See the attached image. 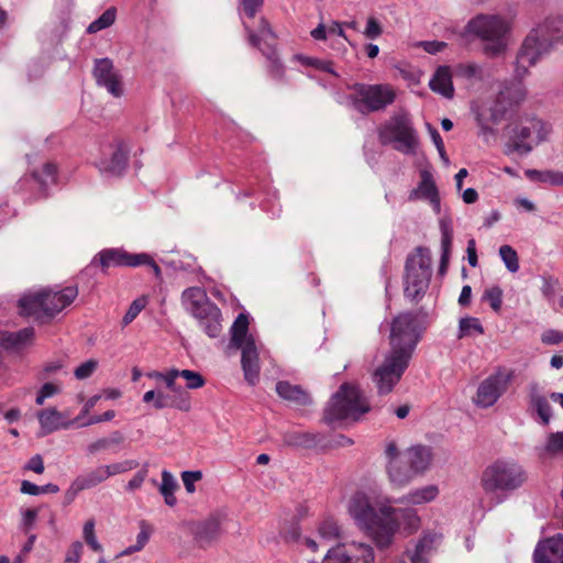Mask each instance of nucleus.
<instances>
[{
  "instance_id": "1",
  "label": "nucleus",
  "mask_w": 563,
  "mask_h": 563,
  "mask_svg": "<svg viewBox=\"0 0 563 563\" xmlns=\"http://www.w3.org/2000/svg\"><path fill=\"white\" fill-rule=\"evenodd\" d=\"M347 512L356 527L371 537L378 549L390 547L400 527L412 532L420 526V518L415 509L394 508L365 492H356L351 496Z\"/></svg>"
},
{
  "instance_id": "2",
  "label": "nucleus",
  "mask_w": 563,
  "mask_h": 563,
  "mask_svg": "<svg viewBox=\"0 0 563 563\" xmlns=\"http://www.w3.org/2000/svg\"><path fill=\"white\" fill-rule=\"evenodd\" d=\"M563 40V16L548 18L532 30L522 43L517 56L516 74L522 77L530 66L548 54L554 44Z\"/></svg>"
},
{
  "instance_id": "3",
  "label": "nucleus",
  "mask_w": 563,
  "mask_h": 563,
  "mask_svg": "<svg viewBox=\"0 0 563 563\" xmlns=\"http://www.w3.org/2000/svg\"><path fill=\"white\" fill-rule=\"evenodd\" d=\"M528 481L526 468L512 459H498L483 472L482 485L486 493L497 495V504L520 489Z\"/></svg>"
},
{
  "instance_id": "4",
  "label": "nucleus",
  "mask_w": 563,
  "mask_h": 563,
  "mask_svg": "<svg viewBox=\"0 0 563 563\" xmlns=\"http://www.w3.org/2000/svg\"><path fill=\"white\" fill-rule=\"evenodd\" d=\"M77 295L76 287H66L59 291L44 289L25 292L19 300L20 313L35 319L53 318L68 307Z\"/></svg>"
},
{
  "instance_id": "5",
  "label": "nucleus",
  "mask_w": 563,
  "mask_h": 563,
  "mask_svg": "<svg viewBox=\"0 0 563 563\" xmlns=\"http://www.w3.org/2000/svg\"><path fill=\"white\" fill-rule=\"evenodd\" d=\"M507 21L498 15H477L470 20L465 33L484 43V53L489 57L501 55L507 47Z\"/></svg>"
},
{
  "instance_id": "6",
  "label": "nucleus",
  "mask_w": 563,
  "mask_h": 563,
  "mask_svg": "<svg viewBox=\"0 0 563 563\" xmlns=\"http://www.w3.org/2000/svg\"><path fill=\"white\" fill-rule=\"evenodd\" d=\"M382 145L393 147L405 155H416L419 139L409 114L406 111L394 113L377 130Z\"/></svg>"
},
{
  "instance_id": "7",
  "label": "nucleus",
  "mask_w": 563,
  "mask_h": 563,
  "mask_svg": "<svg viewBox=\"0 0 563 563\" xmlns=\"http://www.w3.org/2000/svg\"><path fill=\"white\" fill-rule=\"evenodd\" d=\"M369 410L365 395L353 384L344 383L331 397L324 409V420L328 423L334 421H356Z\"/></svg>"
},
{
  "instance_id": "8",
  "label": "nucleus",
  "mask_w": 563,
  "mask_h": 563,
  "mask_svg": "<svg viewBox=\"0 0 563 563\" xmlns=\"http://www.w3.org/2000/svg\"><path fill=\"white\" fill-rule=\"evenodd\" d=\"M181 301L187 312L198 320L210 338H218L222 331L220 309L207 296L205 289L190 287L183 291Z\"/></svg>"
},
{
  "instance_id": "9",
  "label": "nucleus",
  "mask_w": 563,
  "mask_h": 563,
  "mask_svg": "<svg viewBox=\"0 0 563 563\" xmlns=\"http://www.w3.org/2000/svg\"><path fill=\"white\" fill-rule=\"evenodd\" d=\"M432 276L430 252L417 247L409 254L405 265V296L411 300L422 297L429 288Z\"/></svg>"
},
{
  "instance_id": "10",
  "label": "nucleus",
  "mask_w": 563,
  "mask_h": 563,
  "mask_svg": "<svg viewBox=\"0 0 563 563\" xmlns=\"http://www.w3.org/2000/svg\"><path fill=\"white\" fill-rule=\"evenodd\" d=\"M349 96L352 107L362 114L384 110L395 101L394 89L388 85L354 84Z\"/></svg>"
},
{
  "instance_id": "11",
  "label": "nucleus",
  "mask_w": 563,
  "mask_h": 563,
  "mask_svg": "<svg viewBox=\"0 0 563 563\" xmlns=\"http://www.w3.org/2000/svg\"><path fill=\"white\" fill-rule=\"evenodd\" d=\"M420 340L418 318L411 312L397 316L391 323L389 343L390 352H398L411 358L412 353Z\"/></svg>"
},
{
  "instance_id": "12",
  "label": "nucleus",
  "mask_w": 563,
  "mask_h": 563,
  "mask_svg": "<svg viewBox=\"0 0 563 563\" xmlns=\"http://www.w3.org/2000/svg\"><path fill=\"white\" fill-rule=\"evenodd\" d=\"M551 125L539 119H530L522 124L515 125L510 130L507 153L517 152L526 155L537 145L548 139Z\"/></svg>"
},
{
  "instance_id": "13",
  "label": "nucleus",
  "mask_w": 563,
  "mask_h": 563,
  "mask_svg": "<svg viewBox=\"0 0 563 563\" xmlns=\"http://www.w3.org/2000/svg\"><path fill=\"white\" fill-rule=\"evenodd\" d=\"M515 378V371L507 367H498L494 373L483 379L473 399L479 408H489L508 390Z\"/></svg>"
},
{
  "instance_id": "14",
  "label": "nucleus",
  "mask_w": 563,
  "mask_h": 563,
  "mask_svg": "<svg viewBox=\"0 0 563 563\" xmlns=\"http://www.w3.org/2000/svg\"><path fill=\"white\" fill-rule=\"evenodd\" d=\"M397 353L389 351L383 363L372 374L373 383L379 395L389 394L409 366L411 358L408 357V354L402 356Z\"/></svg>"
},
{
  "instance_id": "15",
  "label": "nucleus",
  "mask_w": 563,
  "mask_h": 563,
  "mask_svg": "<svg viewBox=\"0 0 563 563\" xmlns=\"http://www.w3.org/2000/svg\"><path fill=\"white\" fill-rule=\"evenodd\" d=\"M97 261L103 271L112 266L136 267L147 265L153 269L156 277L161 276L159 266L146 253L131 254L121 249H106L98 253L92 260L91 265H95Z\"/></svg>"
},
{
  "instance_id": "16",
  "label": "nucleus",
  "mask_w": 563,
  "mask_h": 563,
  "mask_svg": "<svg viewBox=\"0 0 563 563\" xmlns=\"http://www.w3.org/2000/svg\"><path fill=\"white\" fill-rule=\"evenodd\" d=\"M374 551L369 544L351 542L328 550L322 563H373Z\"/></svg>"
},
{
  "instance_id": "17",
  "label": "nucleus",
  "mask_w": 563,
  "mask_h": 563,
  "mask_svg": "<svg viewBox=\"0 0 563 563\" xmlns=\"http://www.w3.org/2000/svg\"><path fill=\"white\" fill-rule=\"evenodd\" d=\"M100 153L96 166L102 174L119 176L125 170L129 150L122 142L102 144Z\"/></svg>"
},
{
  "instance_id": "18",
  "label": "nucleus",
  "mask_w": 563,
  "mask_h": 563,
  "mask_svg": "<svg viewBox=\"0 0 563 563\" xmlns=\"http://www.w3.org/2000/svg\"><path fill=\"white\" fill-rule=\"evenodd\" d=\"M387 459V474L393 485L401 487L408 484L415 476V472L399 452L395 442L387 443L385 448Z\"/></svg>"
},
{
  "instance_id": "19",
  "label": "nucleus",
  "mask_w": 563,
  "mask_h": 563,
  "mask_svg": "<svg viewBox=\"0 0 563 563\" xmlns=\"http://www.w3.org/2000/svg\"><path fill=\"white\" fill-rule=\"evenodd\" d=\"M221 517L219 515H211L205 520L192 522L189 531L196 544L201 549H206L221 537Z\"/></svg>"
},
{
  "instance_id": "20",
  "label": "nucleus",
  "mask_w": 563,
  "mask_h": 563,
  "mask_svg": "<svg viewBox=\"0 0 563 563\" xmlns=\"http://www.w3.org/2000/svg\"><path fill=\"white\" fill-rule=\"evenodd\" d=\"M274 41V33L272 32V29L267 21H265L264 19L261 20L258 34H254L252 32L250 33V43L253 46H256L261 49V52L266 56V58L271 63L272 71L276 76H279L282 75V65L275 52Z\"/></svg>"
},
{
  "instance_id": "21",
  "label": "nucleus",
  "mask_w": 563,
  "mask_h": 563,
  "mask_svg": "<svg viewBox=\"0 0 563 563\" xmlns=\"http://www.w3.org/2000/svg\"><path fill=\"white\" fill-rule=\"evenodd\" d=\"M92 74L98 86L104 87L113 97L122 96L123 88L121 79L111 59L107 57L96 59Z\"/></svg>"
},
{
  "instance_id": "22",
  "label": "nucleus",
  "mask_w": 563,
  "mask_h": 563,
  "mask_svg": "<svg viewBox=\"0 0 563 563\" xmlns=\"http://www.w3.org/2000/svg\"><path fill=\"white\" fill-rule=\"evenodd\" d=\"M241 350V366L244 374V379L254 386L260 380V353L255 341L249 340L246 344L235 347Z\"/></svg>"
},
{
  "instance_id": "23",
  "label": "nucleus",
  "mask_w": 563,
  "mask_h": 563,
  "mask_svg": "<svg viewBox=\"0 0 563 563\" xmlns=\"http://www.w3.org/2000/svg\"><path fill=\"white\" fill-rule=\"evenodd\" d=\"M528 407L536 412L543 426H548L552 418L551 405L544 395L542 387L532 382L527 387Z\"/></svg>"
},
{
  "instance_id": "24",
  "label": "nucleus",
  "mask_w": 563,
  "mask_h": 563,
  "mask_svg": "<svg viewBox=\"0 0 563 563\" xmlns=\"http://www.w3.org/2000/svg\"><path fill=\"white\" fill-rule=\"evenodd\" d=\"M534 563H563V534L540 542L533 553Z\"/></svg>"
},
{
  "instance_id": "25",
  "label": "nucleus",
  "mask_w": 563,
  "mask_h": 563,
  "mask_svg": "<svg viewBox=\"0 0 563 563\" xmlns=\"http://www.w3.org/2000/svg\"><path fill=\"white\" fill-rule=\"evenodd\" d=\"M36 417L43 434H49L60 429H69L79 421V417L67 420L66 416L54 407L40 410Z\"/></svg>"
},
{
  "instance_id": "26",
  "label": "nucleus",
  "mask_w": 563,
  "mask_h": 563,
  "mask_svg": "<svg viewBox=\"0 0 563 563\" xmlns=\"http://www.w3.org/2000/svg\"><path fill=\"white\" fill-rule=\"evenodd\" d=\"M534 452L542 462L563 457V431L550 432L544 442L534 448Z\"/></svg>"
},
{
  "instance_id": "27",
  "label": "nucleus",
  "mask_w": 563,
  "mask_h": 563,
  "mask_svg": "<svg viewBox=\"0 0 563 563\" xmlns=\"http://www.w3.org/2000/svg\"><path fill=\"white\" fill-rule=\"evenodd\" d=\"M406 462L409 463L415 474L424 472L432 460V452L429 446L415 445L401 453Z\"/></svg>"
},
{
  "instance_id": "28",
  "label": "nucleus",
  "mask_w": 563,
  "mask_h": 563,
  "mask_svg": "<svg viewBox=\"0 0 563 563\" xmlns=\"http://www.w3.org/2000/svg\"><path fill=\"white\" fill-rule=\"evenodd\" d=\"M441 541V534L438 533H424L415 545L412 552L408 551L407 555L411 563H428L427 556L430 554L434 545ZM406 563V562H399Z\"/></svg>"
},
{
  "instance_id": "29",
  "label": "nucleus",
  "mask_w": 563,
  "mask_h": 563,
  "mask_svg": "<svg viewBox=\"0 0 563 563\" xmlns=\"http://www.w3.org/2000/svg\"><path fill=\"white\" fill-rule=\"evenodd\" d=\"M432 91L452 99L454 96V87L452 82V73L449 66H440L429 81Z\"/></svg>"
},
{
  "instance_id": "30",
  "label": "nucleus",
  "mask_w": 563,
  "mask_h": 563,
  "mask_svg": "<svg viewBox=\"0 0 563 563\" xmlns=\"http://www.w3.org/2000/svg\"><path fill=\"white\" fill-rule=\"evenodd\" d=\"M33 336V328H24L16 332H0V349L19 351L31 344Z\"/></svg>"
},
{
  "instance_id": "31",
  "label": "nucleus",
  "mask_w": 563,
  "mask_h": 563,
  "mask_svg": "<svg viewBox=\"0 0 563 563\" xmlns=\"http://www.w3.org/2000/svg\"><path fill=\"white\" fill-rule=\"evenodd\" d=\"M282 440L285 445L295 449H311L319 442L318 434L299 429L283 432Z\"/></svg>"
},
{
  "instance_id": "32",
  "label": "nucleus",
  "mask_w": 563,
  "mask_h": 563,
  "mask_svg": "<svg viewBox=\"0 0 563 563\" xmlns=\"http://www.w3.org/2000/svg\"><path fill=\"white\" fill-rule=\"evenodd\" d=\"M249 316L246 313H240L234 320L230 333L231 340L229 347L234 349L246 344L249 340L255 341L254 336L249 333Z\"/></svg>"
},
{
  "instance_id": "33",
  "label": "nucleus",
  "mask_w": 563,
  "mask_h": 563,
  "mask_svg": "<svg viewBox=\"0 0 563 563\" xmlns=\"http://www.w3.org/2000/svg\"><path fill=\"white\" fill-rule=\"evenodd\" d=\"M276 393L280 398L299 406H306L310 402L309 395L300 386L291 385L288 382H278L276 384Z\"/></svg>"
},
{
  "instance_id": "34",
  "label": "nucleus",
  "mask_w": 563,
  "mask_h": 563,
  "mask_svg": "<svg viewBox=\"0 0 563 563\" xmlns=\"http://www.w3.org/2000/svg\"><path fill=\"white\" fill-rule=\"evenodd\" d=\"M439 494V488L435 485H427L424 487L410 490L407 495L396 500L400 504L408 505H422L432 501Z\"/></svg>"
},
{
  "instance_id": "35",
  "label": "nucleus",
  "mask_w": 563,
  "mask_h": 563,
  "mask_svg": "<svg viewBox=\"0 0 563 563\" xmlns=\"http://www.w3.org/2000/svg\"><path fill=\"white\" fill-rule=\"evenodd\" d=\"M439 194L433 181L432 175L428 172L421 173V180L418 187L410 191L408 199L415 201L418 199L430 200Z\"/></svg>"
},
{
  "instance_id": "36",
  "label": "nucleus",
  "mask_w": 563,
  "mask_h": 563,
  "mask_svg": "<svg viewBox=\"0 0 563 563\" xmlns=\"http://www.w3.org/2000/svg\"><path fill=\"white\" fill-rule=\"evenodd\" d=\"M33 180L38 185L40 190L45 194L47 187L56 183L57 167L52 162H46L40 169L32 172Z\"/></svg>"
},
{
  "instance_id": "37",
  "label": "nucleus",
  "mask_w": 563,
  "mask_h": 563,
  "mask_svg": "<svg viewBox=\"0 0 563 563\" xmlns=\"http://www.w3.org/2000/svg\"><path fill=\"white\" fill-rule=\"evenodd\" d=\"M155 409H164L167 407H175L181 411H189L191 409L190 399L186 395H180L172 399L167 394L158 390L156 391L155 401L153 402Z\"/></svg>"
},
{
  "instance_id": "38",
  "label": "nucleus",
  "mask_w": 563,
  "mask_h": 563,
  "mask_svg": "<svg viewBox=\"0 0 563 563\" xmlns=\"http://www.w3.org/2000/svg\"><path fill=\"white\" fill-rule=\"evenodd\" d=\"M108 478L110 477L104 465H100L77 476L78 483L80 484L79 486L84 487L85 489L93 488L97 485L106 482Z\"/></svg>"
},
{
  "instance_id": "39",
  "label": "nucleus",
  "mask_w": 563,
  "mask_h": 563,
  "mask_svg": "<svg viewBox=\"0 0 563 563\" xmlns=\"http://www.w3.org/2000/svg\"><path fill=\"white\" fill-rule=\"evenodd\" d=\"M442 266L448 265L453 242V228L449 219L440 220Z\"/></svg>"
},
{
  "instance_id": "40",
  "label": "nucleus",
  "mask_w": 563,
  "mask_h": 563,
  "mask_svg": "<svg viewBox=\"0 0 563 563\" xmlns=\"http://www.w3.org/2000/svg\"><path fill=\"white\" fill-rule=\"evenodd\" d=\"M176 488L177 482L174 478L173 474L164 470L162 472V482L158 489L162 496L164 497L165 504L170 507L175 506L177 501L174 495Z\"/></svg>"
},
{
  "instance_id": "41",
  "label": "nucleus",
  "mask_w": 563,
  "mask_h": 563,
  "mask_svg": "<svg viewBox=\"0 0 563 563\" xmlns=\"http://www.w3.org/2000/svg\"><path fill=\"white\" fill-rule=\"evenodd\" d=\"M526 176L533 181H540L554 186L563 185L562 172L527 169Z\"/></svg>"
},
{
  "instance_id": "42",
  "label": "nucleus",
  "mask_w": 563,
  "mask_h": 563,
  "mask_svg": "<svg viewBox=\"0 0 563 563\" xmlns=\"http://www.w3.org/2000/svg\"><path fill=\"white\" fill-rule=\"evenodd\" d=\"M123 441H124V437L122 435V433L119 431H114L107 438H100V439L91 442L87 446V451L90 454H96L100 451L108 450L111 446L120 445Z\"/></svg>"
},
{
  "instance_id": "43",
  "label": "nucleus",
  "mask_w": 563,
  "mask_h": 563,
  "mask_svg": "<svg viewBox=\"0 0 563 563\" xmlns=\"http://www.w3.org/2000/svg\"><path fill=\"white\" fill-rule=\"evenodd\" d=\"M484 328L478 318L465 317L459 322V338L483 334Z\"/></svg>"
},
{
  "instance_id": "44",
  "label": "nucleus",
  "mask_w": 563,
  "mask_h": 563,
  "mask_svg": "<svg viewBox=\"0 0 563 563\" xmlns=\"http://www.w3.org/2000/svg\"><path fill=\"white\" fill-rule=\"evenodd\" d=\"M525 96V89L519 82H517L506 87L499 92L498 102L503 103L506 100H509V106H511L512 103H518L523 100Z\"/></svg>"
},
{
  "instance_id": "45",
  "label": "nucleus",
  "mask_w": 563,
  "mask_h": 563,
  "mask_svg": "<svg viewBox=\"0 0 563 563\" xmlns=\"http://www.w3.org/2000/svg\"><path fill=\"white\" fill-rule=\"evenodd\" d=\"M59 490V487L55 484H46L43 486H38L29 481H23L21 483L20 492L22 494L37 496L42 494H56Z\"/></svg>"
},
{
  "instance_id": "46",
  "label": "nucleus",
  "mask_w": 563,
  "mask_h": 563,
  "mask_svg": "<svg viewBox=\"0 0 563 563\" xmlns=\"http://www.w3.org/2000/svg\"><path fill=\"white\" fill-rule=\"evenodd\" d=\"M115 21V9L110 8L106 10L97 20L91 22L87 27L88 33H97L103 29L109 27Z\"/></svg>"
},
{
  "instance_id": "47",
  "label": "nucleus",
  "mask_w": 563,
  "mask_h": 563,
  "mask_svg": "<svg viewBox=\"0 0 563 563\" xmlns=\"http://www.w3.org/2000/svg\"><path fill=\"white\" fill-rule=\"evenodd\" d=\"M147 303L148 299L146 296H141L134 299L122 318V327H126L133 322Z\"/></svg>"
},
{
  "instance_id": "48",
  "label": "nucleus",
  "mask_w": 563,
  "mask_h": 563,
  "mask_svg": "<svg viewBox=\"0 0 563 563\" xmlns=\"http://www.w3.org/2000/svg\"><path fill=\"white\" fill-rule=\"evenodd\" d=\"M499 256L511 273L519 271V258L517 252L510 245H501L499 247Z\"/></svg>"
},
{
  "instance_id": "49",
  "label": "nucleus",
  "mask_w": 563,
  "mask_h": 563,
  "mask_svg": "<svg viewBox=\"0 0 563 563\" xmlns=\"http://www.w3.org/2000/svg\"><path fill=\"white\" fill-rule=\"evenodd\" d=\"M482 299L487 301L495 312H499L503 305V289L499 286L486 288Z\"/></svg>"
},
{
  "instance_id": "50",
  "label": "nucleus",
  "mask_w": 563,
  "mask_h": 563,
  "mask_svg": "<svg viewBox=\"0 0 563 563\" xmlns=\"http://www.w3.org/2000/svg\"><path fill=\"white\" fill-rule=\"evenodd\" d=\"M82 534L86 543L95 552H102V545L97 540L96 533H95V520L89 519L85 522Z\"/></svg>"
},
{
  "instance_id": "51",
  "label": "nucleus",
  "mask_w": 563,
  "mask_h": 563,
  "mask_svg": "<svg viewBox=\"0 0 563 563\" xmlns=\"http://www.w3.org/2000/svg\"><path fill=\"white\" fill-rule=\"evenodd\" d=\"M319 534L324 540H333L340 536V527L334 519L328 518L320 523Z\"/></svg>"
},
{
  "instance_id": "52",
  "label": "nucleus",
  "mask_w": 563,
  "mask_h": 563,
  "mask_svg": "<svg viewBox=\"0 0 563 563\" xmlns=\"http://www.w3.org/2000/svg\"><path fill=\"white\" fill-rule=\"evenodd\" d=\"M180 377L186 380L188 389H199L205 386L206 379L201 374L190 369H179Z\"/></svg>"
},
{
  "instance_id": "53",
  "label": "nucleus",
  "mask_w": 563,
  "mask_h": 563,
  "mask_svg": "<svg viewBox=\"0 0 563 563\" xmlns=\"http://www.w3.org/2000/svg\"><path fill=\"white\" fill-rule=\"evenodd\" d=\"M455 74L466 79H481L482 68L475 63L460 64L455 67Z\"/></svg>"
},
{
  "instance_id": "54",
  "label": "nucleus",
  "mask_w": 563,
  "mask_h": 563,
  "mask_svg": "<svg viewBox=\"0 0 563 563\" xmlns=\"http://www.w3.org/2000/svg\"><path fill=\"white\" fill-rule=\"evenodd\" d=\"M104 466L108 470L109 477H112L114 475L126 473L136 468L139 466V462L136 460H125Z\"/></svg>"
},
{
  "instance_id": "55",
  "label": "nucleus",
  "mask_w": 563,
  "mask_h": 563,
  "mask_svg": "<svg viewBox=\"0 0 563 563\" xmlns=\"http://www.w3.org/2000/svg\"><path fill=\"white\" fill-rule=\"evenodd\" d=\"M180 377L179 369L170 368L166 371V375L163 379L165 386L173 393L180 395H185L181 390V387L176 384V379Z\"/></svg>"
},
{
  "instance_id": "56",
  "label": "nucleus",
  "mask_w": 563,
  "mask_h": 563,
  "mask_svg": "<svg viewBox=\"0 0 563 563\" xmlns=\"http://www.w3.org/2000/svg\"><path fill=\"white\" fill-rule=\"evenodd\" d=\"M147 464H144L143 467L137 471L134 476L128 482L126 486H125V489L130 493H133L135 490H137L139 488H141V486L143 485L146 476H147Z\"/></svg>"
},
{
  "instance_id": "57",
  "label": "nucleus",
  "mask_w": 563,
  "mask_h": 563,
  "mask_svg": "<svg viewBox=\"0 0 563 563\" xmlns=\"http://www.w3.org/2000/svg\"><path fill=\"white\" fill-rule=\"evenodd\" d=\"M202 478L200 471H185L181 473V479L187 493L192 494L196 490L195 483Z\"/></svg>"
},
{
  "instance_id": "58",
  "label": "nucleus",
  "mask_w": 563,
  "mask_h": 563,
  "mask_svg": "<svg viewBox=\"0 0 563 563\" xmlns=\"http://www.w3.org/2000/svg\"><path fill=\"white\" fill-rule=\"evenodd\" d=\"M98 366V362L95 360H88L80 364L74 372L77 379H86L90 377Z\"/></svg>"
},
{
  "instance_id": "59",
  "label": "nucleus",
  "mask_w": 563,
  "mask_h": 563,
  "mask_svg": "<svg viewBox=\"0 0 563 563\" xmlns=\"http://www.w3.org/2000/svg\"><path fill=\"white\" fill-rule=\"evenodd\" d=\"M82 543L74 541L66 552L64 563H79L82 554Z\"/></svg>"
},
{
  "instance_id": "60",
  "label": "nucleus",
  "mask_w": 563,
  "mask_h": 563,
  "mask_svg": "<svg viewBox=\"0 0 563 563\" xmlns=\"http://www.w3.org/2000/svg\"><path fill=\"white\" fill-rule=\"evenodd\" d=\"M383 33V27L375 18H368L366 27L363 32L365 37L369 40H376Z\"/></svg>"
},
{
  "instance_id": "61",
  "label": "nucleus",
  "mask_w": 563,
  "mask_h": 563,
  "mask_svg": "<svg viewBox=\"0 0 563 563\" xmlns=\"http://www.w3.org/2000/svg\"><path fill=\"white\" fill-rule=\"evenodd\" d=\"M151 537L150 527L142 521L140 525V532L136 537V543L133 544L139 551L143 550Z\"/></svg>"
},
{
  "instance_id": "62",
  "label": "nucleus",
  "mask_w": 563,
  "mask_h": 563,
  "mask_svg": "<svg viewBox=\"0 0 563 563\" xmlns=\"http://www.w3.org/2000/svg\"><path fill=\"white\" fill-rule=\"evenodd\" d=\"M420 46L429 54H437L446 47V43L441 41H424L420 43Z\"/></svg>"
},
{
  "instance_id": "63",
  "label": "nucleus",
  "mask_w": 563,
  "mask_h": 563,
  "mask_svg": "<svg viewBox=\"0 0 563 563\" xmlns=\"http://www.w3.org/2000/svg\"><path fill=\"white\" fill-rule=\"evenodd\" d=\"M37 518L36 509H25L22 511V526L24 530L32 529Z\"/></svg>"
},
{
  "instance_id": "64",
  "label": "nucleus",
  "mask_w": 563,
  "mask_h": 563,
  "mask_svg": "<svg viewBox=\"0 0 563 563\" xmlns=\"http://www.w3.org/2000/svg\"><path fill=\"white\" fill-rule=\"evenodd\" d=\"M542 342L545 344H559L563 342V332L548 330L542 334Z\"/></svg>"
}]
</instances>
